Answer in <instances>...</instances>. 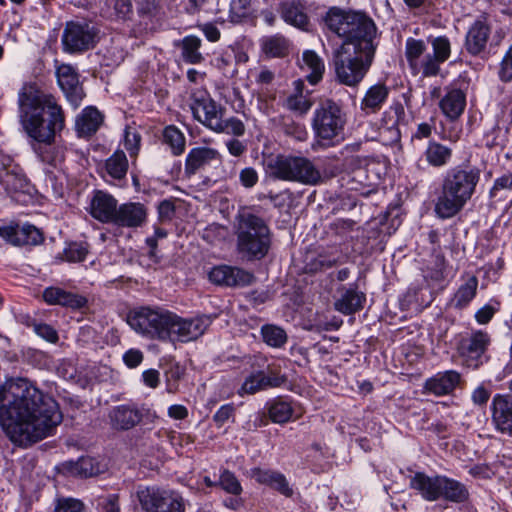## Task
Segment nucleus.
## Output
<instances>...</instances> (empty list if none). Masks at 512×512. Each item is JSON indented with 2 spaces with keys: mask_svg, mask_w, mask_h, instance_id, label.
<instances>
[{
  "mask_svg": "<svg viewBox=\"0 0 512 512\" xmlns=\"http://www.w3.org/2000/svg\"><path fill=\"white\" fill-rule=\"evenodd\" d=\"M0 424L10 440L28 446L52 434L62 422L58 403L24 378L0 387Z\"/></svg>",
  "mask_w": 512,
  "mask_h": 512,
  "instance_id": "f257e3e1",
  "label": "nucleus"
},
{
  "mask_svg": "<svg viewBox=\"0 0 512 512\" xmlns=\"http://www.w3.org/2000/svg\"><path fill=\"white\" fill-rule=\"evenodd\" d=\"M20 119L27 134L50 144L65 125L64 113L55 97L35 84H25L19 92Z\"/></svg>",
  "mask_w": 512,
  "mask_h": 512,
  "instance_id": "f03ea898",
  "label": "nucleus"
},
{
  "mask_svg": "<svg viewBox=\"0 0 512 512\" xmlns=\"http://www.w3.org/2000/svg\"><path fill=\"white\" fill-rule=\"evenodd\" d=\"M324 22L329 31L344 39L341 46H347L356 53L375 52L377 29L374 21L365 13L331 7Z\"/></svg>",
  "mask_w": 512,
  "mask_h": 512,
  "instance_id": "7ed1b4c3",
  "label": "nucleus"
},
{
  "mask_svg": "<svg viewBox=\"0 0 512 512\" xmlns=\"http://www.w3.org/2000/svg\"><path fill=\"white\" fill-rule=\"evenodd\" d=\"M479 179L478 169H449L443 178L441 193L435 204L437 216L448 219L460 212L474 194Z\"/></svg>",
  "mask_w": 512,
  "mask_h": 512,
  "instance_id": "20e7f679",
  "label": "nucleus"
},
{
  "mask_svg": "<svg viewBox=\"0 0 512 512\" xmlns=\"http://www.w3.org/2000/svg\"><path fill=\"white\" fill-rule=\"evenodd\" d=\"M237 250L249 260L264 258L271 247L272 232L268 223L249 211L237 216L235 226Z\"/></svg>",
  "mask_w": 512,
  "mask_h": 512,
  "instance_id": "39448f33",
  "label": "nucleus"
},
{
  "mask_svg": "<svg viewBox=\"0 0 512 512\" xmlns=\"http://www.w3.org/2000/svg\"><path fill=\"white\" fill-rule=\"evenodd\" d=\"M346 123V113L339 103L331 99L321 101L313 112L311 123L314 146L333 147L338 144L343 139Z\"/></svg>",
  "mask_w": 512,
  "mask_h": 512,
  "instance_id": "423d86ee",
  "label": "nucleus"
},
{
  "mask_svg": "<svg viewBox=\"0 0 512 512\" xmlns=\"http://www.w3.org/2000/svg\"><path fill=\"white\" fill-rule=\"evenodd\" d=\"M410 487L430 502L443 499L452 503H464L470 496L464 483L445 475L428 476L417 472L410 479Z\"/></svg>",
  "mask_w": 512,
  "mask_h": 512,
  "instance_id": "0eeeda50",
  "label": "nucleus"
},
{
  "mask_svg": "<svg viewBox=\"0 0 512 512\" xmlns=\"http://www.w3.org/2000/svg\"><path fill=\"white\" fill-rule=\"evenodd\" d=\"M271 176L278 180L316 185L321 173L313 162L303 156L279 155L269 164Z\"/></svg>",
  "mask_w": 512,
  "mask_h": 512,
  "instance_id": "6e6552de",
  "label": "nucleus"
},
{
  "mask_svg": "<svg viewBox=\"0 0 512 512\" xmlns=\"http://www.w3.org/2000/svg\"><path fill=\"white\" fill-rule=\"evenodd\" d=\"M172 311L160 307H141L128 314L127 322L137 333L166 342Z\"/></svg>",
  "mask_w": 512,
  "mask_h": 512,
  "instance_id": "1a4fd4ad",
  "label": "nucleus"
},
{
  "mask_svg": "<svg viewBox=\"0 0 512 512\" xmlns=\"http://www.w3.org/2000/svg\"><path fill=\"white\" fill-rule=\"evenodd\" d=\"M375 52H354L347 46H340L334 52V66L338 80L347 86H355L362 81L369 70Z\"/></svg>",
  "mask_w": 512,
  "mask_h": 512,
  "instance_id": "9d476101",
  "label": "nucleus"
},
{
  "mask_svg": "<svg viewBox=\"0 0 512 512\" xmlns=\"http://www.w3.org/2000/svg\"><path fill=\"white\" fill-rule=\"evenodd\" d=\"M137 498L144 512H185V501L174 490L144 487L137 491Z\"/></svg>",
  "mask_w": 512,
  "mask_h": 512,
  "instance_id": "9b49d317",
  "label": "nucleus"
},
{
  "mask_svg": "<svg viewBox=\"0 0 512 512\" xmlns=\"http://www.w3.org/2000/svg\"><path fill=\"white\" fill-rule=\"evenodd\" d=\"M211 323V318L206 315L184 318L172 312L169 336L166 337V342L188 343L195 341L206 332Z\"/></svg>",
  "mask_w": 512,
  "mask_h": 512,
  "instance_id": "f8f14e48",
  "label": "nucleus"
},
{
  "mask_svg": "<svg viewBox=\"0 0 512 512\" xmlns=\"http://www.w3.org/2000/svg\"><path fill=\"white\" fill-rule=\"evenodd\" d=\"M63 51L69 54H80L88 51L97 43V30L87 22H67L63 30Z\"/></svg>",
  "mask_w": 512,
  "mask_h": 512,
  "instance_id": "ddd939ff",
  "label": "nucleus"
},
{
  "mask_svg": "<svg viewBox=\"0 0 512 512\" xmlns=\"http://www.w3.org/2000/svg\"><path fill=\"white\" fill-rule=\"evenodd\" d=\"M191 110L194 118L208 129L216 132L223 130L224 108L217 104L206 91L194 92L191 96Z\"/></svg>",
  "mask_w": 512,
  "mask_h": 512,
  "instance_id": "4468645a",
  "label": "nucleus"
},
{
  "mask_svg": "<svg viewBox=\"0 0 512 512\" xmlns=\"http://www.w3.org/2000/svg\"><path fill=\"white\" fill-rule=\"evenodd\" d=\"M489 344L490 336L488 333L477 330L460 337L457 343V351L468 366L476 368Z\"/></svg>",
  "mask_w": 512,
  "mask_h": 512,
  "instance_id": "2eb2a0df",
  "label": "nucleus"
},
{
  "mask_svg": "<svg viewBox=\"0 0 512 512\" xmlns=\"http://www.w3.org/2000/svg\"><path fill=\"white\" fill-rule=\"evenodd\" d=\"M0 237L14 246H35L44 239L42 232L31 224L0 225Z\"/></svg>",
  "mask_w": 512,
  "mask_h": 512,
  "instance_id": "dca6fc26",
  "label": "nucleus"
},
{
  "mask_svg": "<svg viewBox=\"0 0 512 512\" xmlns=\"http://www.w3.org/2000/svg\"><path fill=\"white\" fill-rule=\"evenodd\" d=\"M56 76L67 100L77 108L84 97V91L76 69L70 64H61L56 68Z\"/></svg>",
  "mask_w": 512,
  "mask_h": 512,
  "instance_id": "f3484780",
  "label": "nucleus"
},
{
  "mask_svg": "<svg viewBox=\"0 0 512 512\" xmlns=\"http://www.w3.org/2000/svg\"><path fill=\"white\" fill-rule=\"evenodd\" d=\"M209 280L221 286L244 287L253 282L254 276L242 268L219 265L209 272Z\"/></svg>",
  "mask_w": 512,
  "mask_h": 512,
  "instance_id": "a211bd4d",
  "label": "nucleus"
},
{
  "mask_svg": "<svg viewBox=\"0 0 512 512\" xmlns=\"http://www.w3.org/2000/svg\"><path fill=\"white\" fill-rule=\"evenodd\" d=\"M278 11L285 23L300 30L308 31L310 19L306 4L302 0H285L280 3Z\"/></svg>",
  "mask_w": 512,
  "mask_h": 512,
  "instance_id": "6ab92c4d",
  "label": "nucleus"
},
{
  "mask_svg": "<svg viewBox=\"0 0 512 512\" xmlns=\"http://www.w3.org/2000/svg\"><path fill=\"white\" fill-rule=\"evenodd\" d=\"M492 422L501 433L512 432V396L497 394L492 400Z\"/></svg>",
  "mask_w": 512,
  "mask_h": 512,
  "instance_id": "aec40b11",
  "label": "nucleus"
},
{
  "mask_svg": "<svg viewBox=\"0 0 512 512\" xmlns=\"http://www.w3.org/2000/svg\"><path fill=\"white\" fill-rule=\"evenodd\" d=\"M117 200L103 191H96L90 202V214L102 223H113L117 212Z\"/></svg>",
  "mask_w": 512,
  "mask_h": 512,
  "instance_id": "412c9836",
  "label": "nucleus"
},
{
  "mask_svg": "<svg viewBox=\"0 0 512 512\" xmlns=\"http://www.w3.org/2000/svg\"><path fill=\"white\" fill-rule=\"evenodd\" d=\"M147 218V210L141 203H124L117 209L113 224L119 227L138 228Z\"/></svg>",
  "mask_w": 512,
  "mask_h": 512,
  "instance_id": "4be33fe9",
  "label": "nucleus"
},
{
  "mask_svg": "<svg viewBox=\"0 0 512 512\" xmlns=\"http://www.w3.org/2000/svg\"><path fill=\"white\" fill-rule=\"evenodd\" d=\"M43 299L49 305H60L72 309H80L87 304L85 297L56 286L47 287L43 291Z\"/></svg>",
  "mask_w": 512,
  "mask_h": 512,
  "instance_id": "5701e85b",
  "label": "nucleus"
},
{
  "mask_svg": "<svg viewBox=\"0 0 512 512\" xmlns=\"http://www.w3.org/2000/svg\"><path fill=\"white\" fill-rule=\"evenodd\" d=\"M461 374L455 370L439 372L426 380L424 388L436 396L450 394L460 383Z\"/></svg>",
  "mask_w": 512,
  "mask_h": 512,
  "instance_id": "b1692460",
  "label": "nucleus"
},
{
  "mask_svg": "<svg viewBox=\"0 0 512 512\" xmlns=\"http://www.w3.org/2000/svg\"><path fill=\"white\" fill-rule=\"evenodd\" d=\"M490 35V27L485 20H476L469 28L465 47L471 55H479L486 48Z\"/></svg>",
  "mask_w": 512,
  "mask_h": 512,
  "instance_id": "393cba45",
  "label": "nucleus"
},
{
  "mask_svg": "<svg viewBox=\"0 0 512 512\" xmlns=\"http://www.w3.org/2000/svg\"><path fill=\"white\" fill-rule=\"evenodd\" d=\"M215 160L220 161V154L217 150L210 147L193 148L186 157L185 172L188 175H193Z\"/></svg>",
  "mask_w": 512,
  "mask_h": 512,
  "instance_id": "a878e982",
  "label": "nucleus"
},
{
  "mask_svg": "<svg viewBox=\"0 0 512 512\" xmlns=\"http://www.w3.org/2000/svg\"><path fill=\"white\" fill-rule=\"evenodd\" d=\"M109 418L113 428L129 430L141 421L142 414L135 407L119 405L110 412Z\"/></svg>",
  "mask_w": 512,
  "mask_h": 512,
  "instance_id": "bb28decb",
  "label": "nucleus"
},
{
  "mask_svg": "<svg viewBox=\"0 0 512 512\" xmlns=\"http://www.w3.org/2000/svg\"><path fill=\"white\" fill-rule=\"evenodd\" d=\"M439 106L447 118L455 120L464 112L466 95L459 88H450L440 100Z\"/></svg>",
  "mask_w": 512,
  "mask_h": 512,
  "instance_id": "cd10ccee",
  "label": "nucleus"
},
{
  "mask_svg": "<svg viewBox=\"0 0 512 512\" xmlns=\"http://www.w3.org/2000/svg\"><path fill=\"white\" fill-rule=\"evenodd\" d=\"M103 122V115L95 107H86L77 116L75 129L80 137H90L97 132Z\"/></svg>",
  "mask_w": 512,
  "mask_h": 512,
  "instance_id": "c85d7f7f",
  "label": "nucleus"
},
{
  "mask_svg": "<svg viewBox=\"0 0 512 512\" xmlns=\"http://www.w3.org/2000/svg\"><path fill=\"white\" fill-rule=\"evenodd\" d=\"M365 300V294L357 291L356 288L343 287L339 298L334 303V307L338 312L350 315L361 310Z\"/></svg>",
  "mask_w": 512,
  "mask_h": 512,
  "instance_id": "c756f323",
  "label": "nucleus"
},
{
  "mask_svg": "<svg viewBox=\"0 0 512 512\" xmlns=\"http://www.w3.org/2000/svg\"><path fill=\"white\" fill-rule=\"evenodd\" d=\"M389 88L382 83L371 86L365 93L360 103V109L365 114L377 113L386 102Z\"/></svg>",
  "mask_w": 512,
  "mask_h": 512,
  "instance_id": "7c9ffc66",
  "label": "nucleus"
},
{
  "mask_svg": "<svg viewBox=\"0 0 512 512\" xmlns=\"http://www.w3.org/2000/svg\"><path fill=\"white\" fill-rule=\"evenodd\" d=\"M202 40L194 35L185 36L176 43L181 49V57L185 63L200 64L205 58L200 51Z\"/></svg>",
  "mask_w": 512,
  "mask_h": 512,
  "instance_id": "2f4dec72",
  "label": "nucleus"
},
{
  "mask_svg": "<svg viewBox=\"0 0 512 512\" xmlns=\"http://www.w3.org/2000/svg\"><path fill=\"white\" fill-rule=\"evenodd\" d=\"M260 45L263 53L271 58H283L290 50V41L281 34L263 37Z\"/></svg>",
  "mask_w": 512,
  "mask_h": 512,
  "instance_id": "473e14b6",
  "label": "nucleus"
},
{
  "mask_svg": "<svg viewBox=\"0 0 512 512\" xmlns=\"http://www.w3.org/2000/svg\"><path fill=\"white\" fill-rule=\"evenodd\" d=\"M0 184L8 194L25 192L29 186L26 176L17 166L0 173Z\"/></svg>",
  "mask_w": 512,
  "mask_h": 512,
  "instance_id": "72a5a7b5",
  "label": "nucleus"
},
{
  "mask_svg": "<svg viewBox=\"0 0 512 512\" xmlns=\"http://www.w3.org/2000/svg\"><path fill=\"white\" fill-rule=\"evenodd\" d=\"M425 159L432 167L446 166L452 157V149L436 141H429L424 152Z\"/></svg>",
  "mask_w": 512,
  "mask_h": 512,
  "instance_id": "f704fd0d",
  "label": "nucleus"
},
{
  "mask_svg": "<svg viewBox=\"0 0 512 512\" xmlns=\"http://www.w3.org/2000/svg\"><path fill=\"white\" fill-rule=\"evenodd\" d=\"M405 109L400 102L392 104L383 114L384 127L392 134L393 139L400 138L398 125L405 121Z\"/></svg>",
  "mask_w": 512,
  "mask_h": 512,
  "instance_id": "c9c22d12",
  "label": "nucleus"
},
{
  "mask_svg": "<svg viewBox=\"0 0 512 512\" xmlns=\"http://www.w3.org/2000/svg\"><path fill=\"white\" fill-rule=\"evenodd\" d=\"M478 279L475 275H466L463 284L456 291L453 302L456 308L466 307L476 296Z\"/></svg>",
  "mask_w": 512,
  "mask_h": 512,
  "instance_id": "e433bc0d",
  "label": "nucleus"
},
{
  "mask_svg": "<svg viewBox=\"0 0 512 512\" xmlns=\"http://www.w3.org/2000/svg\"><path fill=\"white\" fill-rule=\"evenodd\" d=\"M105 171L113 179H124L128 171V160L122 150H116L106 161Z\"/></svg>",
  "mask_w": 512,
  "mask_h": 512,
  "instance_id": "4c0bfd02",
  "label": "nucleus"
},
{
  "mask_svg": "<svg viewBox=\"0 0 512 512\" xmlns=\"http://www.w3.org/2000/svg\"><path fill=\"white\" fill-rule=\"evenodd\" d=\"M268 415L272 422L284 424L292 419L294 408L291 402L278 398L269 404Z\"/></svg>",
  "mask_w": 512,
  "mask_h": 512,
  "instance_id": "58836bf2",
  "label": "nucleus"
},
{
  "mask_svg": "<svg viewBox=\"0 0 512 512\" xmlns=\"http://www.w3.org/2000/svg\"><path fill=\"white\" fill-rule=\"evenodd\" d=\"M302 59L304 64L311 71L307 75V80L313 85L317 84L322 79L325 71L323 60L312 50L304 51Z\"/></svg>",
  "mask_w": 512,
  "mask_h": 512,
  "instance_id": "ea45409f",
  "label": "nucleus"
},
{
  "mask_svg": "<svg viewBox=\"0 0 512 512\" xmlns=\"http://www.w3.org/2000/svg\"><path fill=\"white\" fill-rule=\"evenodd\" d=\"M295 93L288 96L286 105L288 109L298 112L300 114H306L312 106L311 100L303 95V82L301 80L294 81Z\"/></svg>",
  "mask_w": 512,
  "mask_h": 512,
  "instance_id": "a19ab883",
  "label": "nucleus"
},
{
  "mask_svg": "<svg viewBox=\"0 0 512 512\" xmlns=\"http://www.w3.org/2000/svg\"><path fill=\"white\" fill-rule=\"evenodd\" d=\"M426 51V45L423 40L408 38L405 45V55L410 68L414 74L419 73V62L421 56Z\"/></svg>",
  "mask_w": 512,
  "mask_h": 512,
  "instance_id": "79ce46f5",
  "label": "nucleus"
},
{
  "mask_svg": "<svg viewBox=\"0 0 512 512\" xmlns=\"http://www.w3.org/2000/svg\"><path fill=\"white\" fill-rule=\"evenodd\" d=\"M261 335L264 342L271 347H282L287 342L285 330L273 324L262 326Z\"/></svg>",
  "mask_w": 512,
  "mask_h": 512,
  "instance_id": "37998d69",
  "label": "nucleus"
},
{
  "mask_svg": "<svg viewBox=\"0 0 512 512\" xmlns=\"http://www.w3.org/2000/svg\"><path fill=\"white\" fill-rule=\"evenodd\" d=\"M163 137L175 155H180L185 149V137L175 126H168L164 129Z\"/></svg>",
  "mask_w": 512,
  "mask_h": 512,
  "instance_id": "c03bdc74",
  "label": "nucleus"
},
{
  "mask_svg": "<svg viewBox=\"0 0 512 512\" xmlns=\"http://www.w3.org/2000/svg\"><path fill=\"white\" fill-rule=\"evenodd\" d=\"M510 191H512V173H506L495 179L490 197L495 200H505Z\"/></svg>",
  "mask_w": 512,
  "mask_h": 512,
  "instance_id": "a18cd8bd",
  "label": "nucleus"
},
{
  "mask_svg": "<svg viewBox=\"0 0 512 512\" xmlns=\"http://www.w3.org/2000/svg\"><path fill=\"white\" fill-rule=\"evenodd\" d=\"M262 390H266L264 372L258 371L252 373L245 379L238 391V394L240 396H243L244 394L252 395Z\"/></svg>",
  "mask_w": 512,
  "mask_h": 512,
  "instance_id": "49530a36",
  "label": "nucleus"
},
{
  "mask_svg": "<svg viewBox=\"0 0 512 512\" xmlns=\"http://www.w3.org/2000/svg\"><path fill=\"white\" fill-rule=\"evenodd\" d=\"M252 13V0H231L229 17L231 22L239 23Z\"/></svg>",
  "mask_w": 512,
  "mask_h": 512,
  "instance_id": "de8ad7c7",
  "label": "nucleus"
},
{
  "mask_svg": "<svg viewBox=\"0 0 512 512\" xmlns=\"http://www.w3.org/2000/svg\"><path fill=\"white\" fill-rule=\"evenodd\" d=\"M70 472L79 477H91L98 473V468L94 466V461L89 457H82L78 461L70 464Z\"/></svg>",
  "mask_w": 512,
  "mask_h": 512,
  "instance_id": "09e8293b",
  "label": "nucleus"
},
{
  "mask_svg": "<svg viewBox=\"0 0 512 512\" xmlns=\"http://www.w3.org/2000/svg\"><path fill=\"white\" fill-rule=\"evenodd\" d=\"M221 488L232 495H240L242 487L236 476L228 470L221 473L219 478Z\"/></svg>",
  "mask_w": 512,
  "mask_h": 512,
  "instance_id": "8fccbe9b",
  "label": "nucleus"
},
{
  "mask_svg": "<svg viewBox=\"0 0 512 512\" xmlns=\"http://www.w3.org/2000/svg\"><path fill=\"white\" fill-rule=\"evenodd\" d=\"M433 54L438 60L444 63L451 53L450 41L445 36H439L431 40Z\"/></svg>",
  "mask_w": 512,
  "mask_h": 512,
  "instance_id": "3c124183",
  "label": "nucleus"
},
{
  "mask_svg": "<svg viewBox=\"0 0 512 512\" xmlns=\"http://www.w3.org/2000/svg\"><path fill=\"white\" fill-rule=\"evenodd\" d=\"M84 504L75 498L62 497L55 501L53 512H84Z\"/></svg>",
  "mask_w": 512,
  "mask_h": 512,
  "instance_id": "603ef678",
  "label": "nucleus"
},
{
  "mask_svg": "<svg viewBox=\"0 0 512 512\" xmlns=\"http://www.w3.org/2000/svg\"><path fill=\"white\" fill-rule=\"evenodd\" d=\"M441 63L434 55L428 53L419 62V73L421 72L424 77L436 76L440 71Z\"/></svg>",
  "mask_w": 512,
  "mask_h": 512,
  "instance_id": "864d4df0",
  "label": "nucleus"
},
{
  "mask_svg": "<svg viewBox=\"0 0 512 512\" xmlns=\"http://www.w3.org/2000/svg\"><path fill=\"white\" fill-rule=\"evenodd\" d=\"M88 253L87 245L85 243H71L64 250L65 259L68 262H81L86 258Z\"/></svg>",
  "mask_w": 512,
  "mask_h": 512,
  "instance_id": "5fc2aeb1",
  "label": "nucleus"
},
{
  "mask_svg": "<svg viewBox=\"0 0 512 512\" xmlns=\"http://www.w3.org/2000/svg\"><path fill=\"white\" fill-rule=\"evenodd\" d=\"M98 512H121L118 494L100 496L97 499Z\"/></svg>",
  "mask_w": 512,
  "mask_h": 512,
  "instance_id": "6e6d98bb",
  "label": "nucleus"
},
{
  "mask_svg": "<svg viewBox=\"0 0 512 512\" xmlns=\"http://www.w3.org/2000/svg\"><path fill=\"white\" fill-rule=\"evenodd\" d=\"M41 160L53 166H57L64 159V152L61 146L48 145L40 153Z\"/></svg>",
  "mask_w": 512,
  "mask_h": 512,
  "instance_id": "4d7b16f0",
  "label": "nucleus"
},
{
  "mask_svg": "<svg viewBox=\"0 0 512 512\" xmlns=\"http://www.w3.org/2000/svg\"><path fill=\"white\" fill-rule=\"evenodd\" d=\"M223 130H216L217 133L233 134L235 136H242L245 132V126L243 122L235 117L224 120L222 118Z\"/></svg>",
  "mask_w": 512,
  "mask_h": 512,
  "instance_id": "13d9d810",
  "label": "nucleus"
},
{
  "mask_svg": "<svg viewBox=\"0 0 512 512\" xmlns=\"http://www.w3.org/2000/svg\"><path fill=\"white\" fill-rule=\"evenodd\" d=\"M33 331L44 340L50 343H56L59 339L57 331L49 324L37 323L33 324Z\"/></svg>",
  "mask_w": 512,
  "mask_h": 512,
  "instance_id": "bf43d9fd",
  "label": "nucleus"
},
{
  "mask_svg": "<svg viewBox=\"0 0 512 512\" xmlns=\"http://www.w3.org/2000/svg\"><path fill=\"white\" fill-rule=\"evenodd\" d=\"M279 472L270 469L253 468L250 470V476L260 484L271 486Z\"/></svg>",
  "mask_w": 512,
  "mask_h": 512,
  "instance_id": "052dcab7",
  "label": "nucleus"
},
{
  "mask_svg": "<svg viewBox=\"0 0 512 512\" xmlns=\"http://www.w3.org/2000/svg\"><path fill=\"white\" fill-rule=\"evenodd\" d=\"M141 136L136 131H131L130 129L125 130L124 135V146L126 150L129 152L130 156H136L139 151Z\"/></svg>",
  "mask_w": 512,
  "mask_h": 512,
  "instance_id": "680f3d73",
  "label": "nucleus"
},
{
  "mask_svg": "<svg viewBox=\"0 0 512 512\" xmlns=\"http://www.w3.org/2000/svg\"><path fill=\"white\" fill-rule=\"evenodd\" d=\"M259 180L257 171L252 167H246L239 173V181L246 189L253 188Z\"/></svg>",
  "mask_w": 512,
  "mask_h": 512,
  "instance_id": "e2e57ef3",
  "label": "nucleus"
},
{
  "mask_svg": "<svg viewBox=\"0 0 512 512\" xmlns=\"http://www.w3.org/2000/svg\"><path fill=\"white\" fill-rule=\"evenodd\" d=\"M499 77L504 82H508L512 79V45L502 59Z\"/></svg>",
  "mask_w": 512,
  "mask_h": 512,
  "instance_id": "0e129e2a",
  "label": "nucleus"
},
{
  "mask_svg": "<svg viewBox=\"0 0 512 512\" xmlns=\"http://www.w3.org/2000/svg\"><path fill=\"white\" fill-rule=\"evenodd\" d=\"M235 407L233 404L222 405L213 416V421L218 427L223 426L234 416Z\"/></svg>",
  "mask_w": 512,
  "mask_h": 512,
  "instance_id": "69168bd1",
  "label": "nucleus"
},
{
  "mask_svg": "<svg viewBox=\"0 0 512 512\" xmlns=\"http://www.w3.org/2000/svg\"><path fill=\"white\" fill-rule=\"evenodd\" d=\"M144 359L143 352L139 349H129L123 355V361L129 368L138 367Z\"/></svg>",
  "mask_w": 512,
  "mask_h": 512,
  "instance_id": "338daca9",
  "label": "nucleus"
},
{
  "mask_svg": "<svg viewBox=\"0 0 512 512\" xmlns=\"http://www.w3.org/2000/svg\"><path fill=\"white\" fill-rule=\"evenodd\" d=\"M270 487L277 490L286 497H290L293 494V490L290 488L286 477L280 472L278 475H276V478H274V481Z\"/></svg>",
  "mask_w": 512,
  "mask_h": 512,
  "instance_id": "774afa93",
  "label": "nucleus"
}]
</instances>
